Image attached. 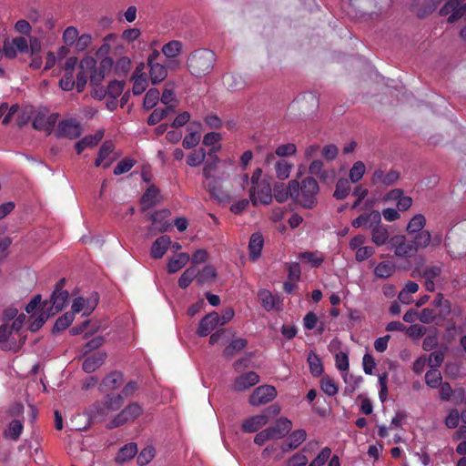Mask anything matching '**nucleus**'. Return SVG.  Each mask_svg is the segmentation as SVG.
Wrapping results in <instances>:
<instances>
[{"mask_svg": "<svg viewBox=\"0 0 466 466\" xmlns=\"http://www.w3.org/2000/svg\"><path fill=\"white\" fill-rule=\"evenodd\" d=\"M426 225V218L421 214L414 215L410 220L409 221L406 230L409 234H419L420 232H423V228Z\"/></svg>", "mask_w": 466, "mask_h": 466, "instance_id": "nucleus-37", "label": "nucleus"}, {"mask_svg": "<svg viewBox=\"0 0 466 466\" xmlns=\"http://www.w3.org/2000/svg\"><path fill=\"white\" fill-rule=\"evenodd\" d=\"M18 110L17 106H12L11 107H8L6 104H2L0 106V118L3 117V124L6 125L12 120V116L16 113Z\"/></svg>", "mask_w": 466, "mask_h": 466, "instance_id": "nucleus-61", "label": "nucleus"}, {"mask_svg": "<svg viewBox=\"0 0 466 466\" xmlns=\"http://www.w3.org/2000/svg\"><path fill=\"white\" fill-rule=\"evenodd\" d=\"M170 245L171 239L168 236L164 235L159 237L152 244L151 256L154 258H161L165 255Z\"/></svg>", "mask_w": 466, "mask_h": 466, "instance_id": "nucleus-29", "label": "nucleus"}, {"mask_svg": "<svg viewBox=\"0 0 466 466\" xmlns=\"http://www.w3.org/2000/svg\"><path fill=\"white\" fill-rule=\"evenodd\" d=\"M158 200H159L158 190L154 187H150L147 188V190L142 196V198H141L142 208L143 209L150 208L151 207L155 206L158 202Z\"/></svg>", "mask_w": 466, "mask_h": 466, "instance_id": "nucleus-39", "label": "nucleus"}, {"mask_svg": "<svg viewBox=\"0 0 466 466\" xmlns=\"http://www.w3.org/2000/svg\"><path fill=\"white\" fill-rule=\"evenodd\" d=\"M290 189L294 200L305 208H312L317 204L319 190V184L312 177H307L299 183L297 179L290 180Z\"/></svg>", "mask_w": 466, "mask_h": 466, "instance_id": "nucleus-4", "label": "nucleus"}, {"mask_svg": "<svg viewBox=\"0 0 466 466\" xmlns=\"http://www.w3.org/2000/svg\"><path fill=\"white\" fill-rule=\"evenodd\" d=\"M97 303V294H92L86 298L78 296L72 300L71 310L74 314L81 313L83 316H89L96 308Z\"/></svg>", "mask_w": 466, "mask_h": 466, "instance_id": "nucleus-10", "label": "nucleus"}, {"mask_svg": "<svg viewBox=\"0 0 466 466\" xmlns=\"http://www.w3.org/2000/svg\"><path fill=\"white\" fill-rule=\"evenodd\" d=\"M220 158L217 155H214V157H208V159L204 164L202 172L204 177L206 178L205 187L209 191L213 190L211 183L216 178L214 172L218 168Z\"/></svg>", "mask_w": 466, "mask_h": 466, "instance_id": "nucleus-24", "label": "nucleus"}, {"mask_svg": "<svg viewBox=\"0 0 466 466\" xmlns=\"http://www.w3.org/2000/svg\"><path fill=\"white\" fill-rule=\"evenodd\" d=\"M431 243L430 231L420 232L411 240L404 235H395L390 239V248L398 258H411L420 248H425Z\"/></svg>", "mask_w": 466, "mask_h": 466, "instance_id": "nucleus-3", "label": "nucleus"}, {"mask_svg": "<svg viewBox=\"0 0 466 466\" xmlns=\"http://www.w3.org/2000/svg\"><path fill=\"white\" fill-rule=\"evenodd\" d=\"M331 455V450L328 447L323 448L309 466H323Z\"/></svg>", "mask_w": 466, "mask_h": 466, "instance_id": "nucleus-62", "label": "nucleus"}, {"mask_svg": "<svg viewBox=\"0 0 466 466\" xmlns=\"http://www.w3.org/2000/svg\"><path fill=\"white\" fill-rule=\"evenodd\" d=\"M441 379L442 378L441 372L436 369L429 370L425 375L426 384L433 389H436L441 385Z\"/></svg>", "mask_w": 466, "mask_h": 466, "instance_id": "nucleus-57", "label": "nucleus"}, {"mask_svg": "<svg viewBox=\"0 0 466 466\" xmlns=\"http://www.w3.org/2000/svg\"><path fill=\"white\" fill-rule=\"evenodd\" d=\"M299 258L310 267L319 268L323 263L325 257L319 251H306L299 254Z\"/></svg>", "mask_w": 466, "mask_h": 466, "instance_id": "nucleus-35", "label": "nucleus"}, {"mask_svg": "<svg viewBox=\"0 0 466 466\" xmlns=\"http://www.w3.org/2000/svg\"><path fill=\"white\" fill-rule=\"evenodd\" d=\"M319 447L318 441H309L301 451L294 453L291 457H289L284 466H306L308 464V457L305 455V452H311L315 451Z\"/></svg>", "mask_w": 466, "mask_h": 466, "instance_id": "nucleus-18", "label": "nucleus"}, {"mask_svg": "<svg viewBox=\"0 0 466 466\" xmlns=\"http://www.w3.org/2000/svg\"><path fill=\"white\" fill-rule=\"evenodd\" d=\"M137 453V444L134 442L124 445L117 452L116 456V461L118 463H124L131 460Z\"/></svg>", "mask_w": 466, "mask_h": 466, "instance_id": "nucleus-34", "label": "nucleus"}, {"mask_svg": "<svg viewBox=\"0 0 466 466\" xmlns=\"http://www.w3.org/2000/svg\"><path fill=\"white\" fill-rule=\"evenodd\" d=\"M463 0H449L441 9V15H449L448 22L453 23L466 13V5Z\"/></svg>", "mask_w": 466, "mask_h": 466, "instance_id": "nucleus-16", "label": "nucleus"}, {"mask_svg": "<svg viewBox=\"0 0 466 466\" xmlns=\"http://www.w3.org/2000/svg\"><path fill=\"white\" fill-rule=\"evenodd\" d=\"M25 321V315L21 313L13 320L12 326L9 327L11 330L15 334V338L22 344L25 338L21 335L20 330L23 328Z\"/></svg>", "mask_w": 466, "mask_h": 466, "instance_id": "nucleus-58", "label": "nucleus"}, {"mask_svg": "<svg viewBox=\"0 0 466 466\" xmlns=\"http://www.w3.org/2000/svg\"><path fill=\"white\" fill-rule=\"evenodd\" d=\"M399 178V174L396 171H390L387 174L381 169H377L374 171L372 176V183L373 184H383L386 186L393 184Z\"/></svg>", "mask_w": 466, "mask_h": 466, "instance_id": "nucleus-31", "label": "nucleus"}, {"mask_svg": "<svg viewBox=\"0 0 466 466\" xmlns=\"http://www.w3.org/2000/svg\"><path fill=\"white\" fill-rule=\"evenodd\" d=\"M395 271V264L386 260L380 262L374 268V275L380 279L390 278Z\"/></svg>", "mask_w": 466, "mask_h": 466, "instance_id": "nucleus-38", "label": "nucleus"}, {"mask_svg": "<svg viewBox=\"0 0 466 466\" xmlns=\"http://www.w3.org/2000/svg\"><path fill=\"white\" fill-rule=\"evenodd\" d=\"M25 311L29 315L28 329L32 332L39 330L45 322L53 316L48 309V301H42L41 295H35L25 306Z\"/></svg>", "mask_w": 466, "mask_h": 466, "instance_id": "nucleus-6", "label": "nucleus"}, {"mask_svg": "<svg viewBox=\"0 0 466 466\" xmlns=\"http://www.w3.org/2000/svg\"><path fill=\"white\" fill-rule=\"evenodd\" d=\"M169 216L170 213L167 209L158 210L152 214L150 217L152 221L151 230L158 232L166 231L170 227V223L168 222Z\"/></svg>", "mask_w": 466, "mask_h": 466, "instance_id": "nucleus-28", "label": "nucleus"}, {"mask_svg": "<svg viewBox=\"0 0 466 466\" xmlns=\"http://www.w3.org/2000/svg\"><path fill=\"white\" fill-rule=\"evenodd\" d=\"M258 297L259 301L261 302L262 307L266 310L270 311L275 309L276 299L268 290H260L258 294Z\"/></svg>", "mask_w": 466, "mask_h": 466, "instance_id": "nucleus-49", "label": "nucleus"}, {"mask_svg": "<svg viewBox=\"0 0 466 466\" xmlns=\"http://www.w3.org/2000/svg\"><path fill=\"white\" fill-rule=\"evenodd\" d=\"M259 382V376L255 371H248L238 376L233 384L232 390L235 391H244L255 386Z\"/></svg>", "mask_w": 466, "mask_h": 466, "instance_id": "nucleus-21", "label": "nucleus"}, {"mask_svg": "<svg viewBox=\"0 0 466 466\" xmlns=\"http://www.w3.org/2000/svg\"><path fill=\"white\" fill-rule=\"evenodd\" d=\"M83 132L81 124L74 118H66L60 121L56 130V136L58 137H66L75 139Z\"/></svg>", "mask_w": 466, "mask_h": 466, "instance_id": "nucleus-13", "label": "nucleus"}, {"mask_svg": "<svg viewBox=\"0 0 466 466\" xmlns=\"http://www.w3.org/2000/svg\"><path fill=\"white\" fill-rule=\"evenodd\" d=\"M293 165L287 160H279L275 164L276 177L279 180H286L289 178Z\"/></svg>", "mask_w": 466, "mask_h": 466, "instance_id": "nucleus-41", "label": "nucleus"}, {"mask_svg": "<svg viewBox=\"0 0 466 466\" xmlns=\"http://www.w3.org/2000/svg\"><path fill=\"white\" fill-rule=\"evenodd\" d=\"M104 133L102 131H97L95 135L86 136L78 142L76 143V150L77 154H80L82 151L88 147H93L102 139Z\"/></svg>", "mask_w": 466, "mask_h": 466, "instance_id": "nucleus-32", "label": "nucleus"}, {"mask_svg": "<svg viewBox=\"0 0 466 466\" xmlns=\"http://www.w3.org/2000/svg\"><path fill=\"white\" fill-rule=\"evenodd\" d=\"M155 457V450L153 447H147L143 449L137 456V463L139 465H146L149 463Z\"/></svg>", "mask_w": 466, "mask_h": 466, "instance_id": "nucleus-63", "label": "nucleus"}, {"mask_svg": "<svg viewBox=\"0 0 466 466\" xmlns=\"http://www.w3.org/2000/svg\"><path fill=\"white\" fill-rule=\"evenodd\" d=\"M116 159V155L114 153V145L111 142H104L100 147L98 157L95 161L96 167H103L107 168Z\"/></svg>", "mask_w": 466, "mask_h": 466, "instance_id": "nucleus-20", "label": "nucleus"}, {"mask_svg": "<svg viewBox=\"0 0 466 466\" xmlns=\"http://www.w3.org/2000/svg\"><path fill=\"white\" fill-rule=\"evenodd\" d=\"M142 414V408L137 403H132L117 414L108 424L109 429L116 428L127 422L133 421Z\"/></svg>", "mask_w": 466, "mask_h": 466, "instance_id": "nucleus-14", "label": "nucleus"}, {"mask_svg": "<svg viewBox=\"0 0 466 466\" xmlns=\"http://www.w3.org/2000/svg\"><path fill=\"white\" fill-rule=\"evenodd\" d=\"M274 198L279 203L287 201L289 198L294 199V194L290 189V181L287 186L276 185L274 187Z\"/></svg>", "mask_w": 466, "mask_h": 466, "instance_id": "nucleus-42", "label": "nucleus"}, {"mask_svg": "<svg viewBox=\"0 0 466 466\" xmlns=\"http://www.w3.org/2000/svg\"><path fill=\"white\" fill-rule=\"evenodd\" d=\"M350 191V182L345 178H341L336 184V188L333 196L337 199H344L349 195Z\"/></svg>", "mask_w": 466, "mask_h": 466, "instance_id": "nucleus-54", "label": "nucleus"}, {"mask_svg": "<svg viewBox=\"0 0 466 466\" xmlns=\"http://www.w3.org/2000/svg\"><path fill=\"white\" fill-rule=\"evenodd\" d=\"M433 304L440 309V315L446 317L451 313V304L449 300L444 299L441 294H438L434 299Z\"/></svg>", "mask_w": 466, "mask_h": 466, "instance_id": "nucleus-60", "label": "nucleus"}, {"mask_svg": "<svg viewBox=\"0 0 466 466\" xmlns=\"http://www.w3.org/2000/svg\"><path fill=\"white\" fill-rule=\"evenodd\" d=\"M366 172L365 164L362 161H357L350 169L349 177L352 183L359 182Z\"/></svg>", "mask_w": 466, "mask_h": 466, "instance_id": "nucleus-50", "label": "nucleus"}, {"mask_svg": "<svg viewBox=\"0 0 466 466\" xmlns=\"http://www.w3.org/2000/svg\"><path fill=\"white\" fill-rule=\"evenodd\" d=\"M62 286L63 281H60L53 291L50 299L47 300L48 309L53 312V316L61 311L68 300L69 293L66 290H64Z\"/></svg>", "mask_w": 466, "mask_h": 466, "instance_id": "nucleus-15", "label": "nucleus"}, {"mask_svg": "<svg viewBox=\"0 0 466 466\" xmlns=\"http://www.w3.org/2000/svg\"><path fill=\"white\" fill-rule=\"evenodd\" d=\"M182 44L177 40H172L165 44L162 47V53L167 58H175L181 53Z\"/></svg>", "mask_w": 466, "mask_h": 466, "instance_id": "nucleus-43", "label": "nucleus"}, {"mask_svg": "<svg viewBox=\"0 0 466 466\" xmlns=\"http://www.w3.org/2000/svg\"><path fill=\"white\" fill-rule=\"evenodd\" d=\"M161 102L167 106V111L174 108L177 105V99L172 89L165 88L161 96Z\"/></svg>", "mask_w": 466, "mask_h": 466, "instance_id": "nucleus-59", "label": "nucleus"}, {"mask_svg": "<svg viewBox=\"0 0 466 466\" xmlns=\"http://www.w3.org/2000/svg\"><path fill=\"white\" fill-rule=\"evenodd\" d=\"M133 94L135 96L141 95L148 86L147 76L145 72V64L140 63L135 69L133 76Z\"/></svg>", "mask_w": 466, "mask_h": 466, "instance_id": "nucleus-17", "label": "nucleus"}, {"mask_svg": "<svg viewBox=\"0 0 466 466\" xmlns=\"http://www.w3.org/2000/svg\"><path fill=\"white\" fill-rule=\"evenodd\" d=\"M106 356L105 351H98L86 357L82 364L83 370L87 373L96 371L103 365Z\"/></svg>", "mask_w": 466, "mask_h": 466, "instance_id": "nucleus-27", "label": "nucleus"}, {"mask_svg": "<svg viewBox=\"0 0 466 466\" xmlns=\"http://www.w3.org/2000/svg\"><path fill=\"white\" fill-rule=\"evenodd\" d=\"M297 152V147L293 143L279 145L275 151V154L280 157L292 156Z\"/></svg>", "mask_w": 466, "mask_h": 466, "instance_id": "nucleus-64", "label": "nucleus"}, {"mask_svg": "<svg viewBox=\"0 0 466 466\" xmlns=\"http://www.w3.org/2000/svg\"><path fill=\"white\" fill-rule=\"evenodd\" d=\"M214 62L215 55L208 49L193 52L187 60L191 74L198 77L209 73L213 68Z\"/></svg>", "mask_w": 466, "mask_h": 466, "instance_id": "nucleus-8", "label": "nucleus"}, {"mask_svg": "<svg viewBox=\"0 0 466 466\" xmlns=\"http://www.w3.org/2000/svg\"><path fill=\"white\" fill-rule=\"evenodd\" d=\"M216 277V268L211 265H207L201 271L198 270V281L199 284H204L214 280Z\"/></svg>", "mask_w": 466, "mask_h": 466, "instance_id": "nucleus-52", "label": "nucleus"}, {"mask_svg": "<svg viewBox=\"0 0 466 466\" xmlns=\"http://www.w3.org/2000/svg\"><path fill=\"white\" fill-rule=\"evenodd\" d=\"M41 50V42L35 36H16L4 42V54L8 58H15L18 54L35 56Z\"/></svg>", "mask_w": 466, "mask_h": 466, "instance_id": "nucleus-5", "label": "nucleus"}, {"mask_svg": "<svg viewBox=\"0 0 466 466\" xmlns=\"http://www.w3.org/2000/svg\"><path fill=\"white\" fill-rule=\"evenodd\" d=\"M218 314L216 311L205 316L199 322L197 333L200 337L208 336L212 330L218 327Z\"/></svg>", "mask_w": 466, "mask_h": 466, "instance_id": "nucleus-25", "label": "nucleus"}, {"mask_svg": "<svg viewBox=\"0 0 466 466\" xmlns=\"http://www.w3.org/2000/svg\"><path fill=\"white\" fill-rule=\"evenodd\" d=\"M320 388L323 390V392L329 396H335L339 391V388L335 380L329 376H324L321 379Z\"/></svg>", "mask_w": 466, "mask_h": 466, "instance_id": "nucleus-53", "label": "nucleus"}, {"mask_svg": "<svg viewBox=\"0 0 466 466\" xmlns=\"http://www.w3.org/2000/svg\"><path fill=\"white\" fill-rule=\"evenodd\" d=\"M340 342L338 339H333L329 345V351L335 352V365L336 368L342 373L349 371L350 362L349 356L346 352L339 351Z\"/></svg>", "mask_w": 466, "mask_h": 466, "instance_id": "nucleus-22", "label": "nucleus"}, {"mask_svg": "<svg viewBox=\"0 0 466 466\" xmlns=\"http://www.w3.org/2000/svg\"><path fill=\"white\" fill-rule=\"evenodd\" d=\"M207 157V152L204 148H197L192 150L187 157V164L189 167H197L204 163Z\"/></svg>", "mask_w": 466, "mask_h": 466, "instance_id": "nucleus-40", "label": "nucleus"}, {"mask_svg": "<svg viewBox=\"0 0 466 466\" xmlns=\"http://www.w3.org/2000/svg\"><path fill=\"white\" fill-rule=\"evenodd\" d=\"M307 360L309 366L310 372L313 376L318 377L323 372L321 360L315 352H309Z\"/></svg>", "mask_w": 466, "mask_h": 466, "instance_id": "nucleus-45", "label": "nucleus"}, {"mask_svg": "<svg viewBox=\"0 0 466 466\" xmlns=\"http://www.w3.org/2000/svg\"><path fill=\"white\" fill-rule=\"evenodd\" d=\"M268 421L266 413L257 414L246 419L242 422V430L245 432H256L264 427Z\"/></svg>", "mask_w": 466, "mask_h": 466, "instance_id": "nucleus-26", "label": "nucleus"}, {"mask_svg": "<svg viewBox=\"0 0 466 466\" xmlns=\"http://www.w3.org/2000/svg\"><path fill=\"white\" fill-rule=\"evenodd\" d=\"M0 345L3 350L14 351H16L21 346L15 334L5 324L0 326Z\"/></svg>", "mask_w": 466, "mask_h": 466, "instance_id": "nucleus-19", "label": "nucleus"}, {"mask_svg": "<svg viewBox=\"0 0 466 466\" xmlns=\"http://www.w3.org/2000/svg\"><path fill=\"white\" fill-rule=\"evenodd\" d=\"M198 269L196 267L187 268L178 279V285L182 289H186L189 284L198 278Z\"/></svg>", "mask_w": 466, "mask_h": 466, "instance_id": "nucleus-46", "label": "nucleus"}, {"mask_svg": "<svg viewBox=\"0 0 466 466\" xmlns=\"http://www.w3.org/2000/svg\"><path fill=\"white\" fill-rule=\"evenodd\" d=\"M341 377L346 384L345 390L348 392H354L360 386L362 378L350 374L349 371L342 373Z\"/></svg>", "mask_w": 466, "mask_h": 466, "instance_id": "nucleus-51", "label": "nucleus"}, {"mask_svg": "<svg viewBox=\"0 0 466 466\" xmlns=\"http://www.w3.org/2000/svg\"><path fill=\"white\" fill-rule=\"evenodd\" d=\"M160 99L159 91L157 88L149 89L144 98V107L146 109L153 108Z\"/></svg>", "mask_w": 466, "mask_h": 466, "instance_id": "nucleus-55", "label": "nucleus"}, {"mask_svg": "<svg viewBox=\"0 0 466 466\" xmlns=\"http://www.w3.org/2000/svg\"><path fill=\"white\" fill-rule=\"evenodd\" d=\"M75 314L71 312H66L63 316L59 317L54 326V329L56 331H61L66 329L67 327L71 325L74 321Z\"/></svg>", "mask_w": 466, "mask_h": 466, "instance_id": "nucleus-56", "label": "nucleus"}, {"mask_svg": "<svg viewBox=\"0 0 466 466\" xmlns=\"http://www.w3.org/2000/svg\"><path fill=\"white\" fill-rule=\"evenodd\" d=\"M292 429V422L286 417H280L273 426L258 432L254 438L257 445H263L266 441L280 440L286 437Z\"/></svg>", "mask_w": 466, "mask_h": 466, "instance_id": "nucleus-7", "label": "nucleus"}, {"mask_svg": "<svg viewBox=\"0 0 466 466\" xmlns=\"http://www.w3.org/2000/svg\"><path fill=\"white\" fill-rule=\"evenodd\" d=\"M112 66V60L106 58L101 61L99 66H96V61L93 56H86L80 61L79 73L76 76V88L82 92L90 79L93 86H97L105 78L106 69Z\"/></svg>", "mask_w": 466, "mask_h": 466, "instance_id": "nucleus-1", "label": "nucleus"}, {"mask_svg": "<svg viewBox=\"0 0 466 466\" xmlns=\"http://www.w3.org/2000/svg\"><path fill=\"white\" fill-rule=\"evenodd\" d=\"M264 245V239L261 234L254 233L251 235L249 243H248V250H249V258L252 260H257L260 255Z\"/></svg>", "mask_w": 466, "mask_h": 466, "instance_id": "nucleus-30", "label": "nucleus"}, {"mask_svg": "<svg viewBox=\"0 0 466 466\" xmlns=\"http://www.w3.org/2000/svg\"><path fill=\"white\" fill-rule=\"evenodd\" d=\"M190 257L187 253H179L171 258L167 264V269L170 273H176L184 268L189 261Z\"/></svg>", "mask_w": 466, "mask_h": 466, "instance_id": "nucleus-36", "label": "nucleus"}, {"mask_svg": "<svg viewBox=\"0 0 466 466\" xmlns=\"http://www.w3.org/2000/svg\"><path fill=\"white\" fill-rule=\"evenodd\" d=\"M193 125H195V123H191L188 127V134L184 137L182 142L186 149L195 147L200 141V133L198 130H193Z\"/></svg>", "mask_w": 466, "mask_h": 466, "instance_id": "nucleus-44", "label": "nucleus"}, {"mask_svg": "<svg viewBox=\"0 0 466 466\" xmlns=\"http://www.w3.org/2000/svg\"><path fill=\"white\" fill-rule=\"evenodd\" d=\"M147 66H149L150 81L152 85H157L167 77V69L164 65L153 63Z\"/></svg>", "mask_w": 466, "mask_h": 466, "instance_id": "nucleus-33", "label": "nucleus"}, {"mask_svg": "<svg viewBox=\"0 0 466 466\" xmlns=\"http://www.w3.org/2000/svg\"><path fill=\"white\" fill-rule=\"evenodd\" d=\"M307 438L306 431L298 429L294 431L287 439V441L280 445V450L283 453L297 449L302 444Z\"/></svg>", "mask_w": 466, "mask_h": 466, "instance_id": "nucleus-23", "label": "nucleus"}, {"mask_svg": "<svg viewBox=\"0 0 466 466\" xmlns=\"http://www.w3.org/2000/svg\"><path fill=\"white\" fill-rule=\"evenodd\" d=\"M23 431V424L19 420H12L7 429L5 431V436L6 438L12 439L14 441H16L19 436L21 435Z\"/></svg>", "mask_w": 466, "mask_h": 466, "instance_id": "nucleus-48", "label": "nucleus"}, {"mask_svg": "<svg viewBox=\"0 0 466 466\" xmlns=\"http://www.w3.org/2000/svg\"><path fill=\"white\" fill-rule=\"evenodd\" d=\"M277 397V390L271 385H262L256 388L249 396L251 406H260L270 402Z\"/></svg>", "mask_w": 466, "mask_h": 466, "instance_id": "nucleus-12", "label": "nucleus"}, {"mask_svg": "<svg viewBox=\"0 0 466 466\" xmlns=\"http://www.w3.org/2000/svg\"><path fill=\"white\" fill-rule=\"evenodd\" d=\"M247 346V340L243 338L233 339L224 350V354L228 357L236 355Z\"/></svg>", "mask_w": 466, "mask_h": 466, "instance_id": "nucleus-47", "label": "nucleus"}, {"mask_svg": "<svg viewBox=\"0 0 466 466\" xmlns=\"http://www.w3.org/2000/svg\"><path fill=\"white\" fill-rule=\"evenodd\" d=\"M242 180L249 185V199L254 207L258 204L269 205L271 203L273 198L271 185L260 167L256 168L250 177L248 174H244Z\"/></svg>", "mask_w": 466, "mask_h": 466, "instance_id": "nucleus-2", "label": "nucleus"}, {"mask_svg": "<svg viewBox=\"0 0 466 466\" xmlns=\"http://www.w3.org/2000/svg\"><path fill=\"white\" fill-rule=\"evenodd\" d=\"M58 114L49 113L47 110L37 111L33 119V127L36 130L50 134L57 122Z\"/></svg>", "mask_w": 466, "mask_h": 466, "instance_id": "nucleus-11", "label": "nucleus"}, {"mask_svg": "<svg viewBox=\"0 0 466 466\" xmlns=\"http://www.w3.org/2000/svg\"><path fill=\"white\" fill-rule=\"evenodd\" d=\"M373 222H370L371 241L378 247L390 244V232L387 225L381 224V214L379 211H372Z\"/></svg>", "mask_w": 466, "mask_h": 466, "instance_id": "nucleus-9", "label": "nucleus"}]
</instances>
